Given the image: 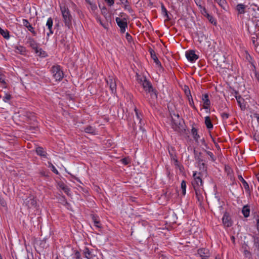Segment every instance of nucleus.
<instances>
[{
	"label": "nucleus",
	"instance_id": "1",
	"mask_svg": "<svg viewBox=\"0 0 259 259\" xmlns=\"http://www.w3.org/2000/svg\"><path fill=\"white\" fill-rule=\"evenodd\" d=\"M137 78L138 83L143 87L146 93V95L149 94L152 99H157V95L156 91L153 88L150 81L146 78V76L137 74Z\"/></svg>",
	"mask_w": 259,
	"mask_h": 259
},
{
	"label": "nucleus",
	"instance_id": "2",
	"mask_svg": "<svg viewBox=\"0 0 259 259\" xmlns=\"http://www.w3.org/2000/svg\"><path fill=\"white\" fill-rule=\"evenodd\" d=\"M60 7L65 26L68 28H70L72 27L73 18L70 10L65 5H60Z\"/></svg>",
	"mask_w": 259,
	"mask_h": 259
},
{
	"label": "nucleus",
	"instance_id": "3",
	"mask_svg": "<svg viewBox=\"0 0 259 259\" xmlns=\"http://www.w3.org/2000/svg\"><path fill=\"white\" fill-rule=\"evenodd\" d=\"M27 44L31 47L35 52V53L40 57H46L47 53L43 51L42 49L38 48V44L32 37H28L27 40Z\"/></svg>",
	"mask_w": 259,
	"mask_h": 259
},
{
	"label": "nucleus",
	"instance_id": "4",
	"mask_svg": "<svg viewBox=\"0 0 259 259\" xmlns=\"http://www.w3.org/2000/svg\"><path fill=\"white\" fill-rule=\"evenodd\" d=\"M194 154L195 159L199 166L200 170L206 171L207 167L205 163V159L204 158L202 153L194 149Z\"/></svg>",
	"mask_w": 259,
	"mask_h": 259
},
{
	"label": "nucleus",
	"instance_id": "5",
	"mask_svg": "<svg viewBox=\"0 0 259 259\" xmlns=\"http://www.w3.org/2000/svg\"><path fill=\"white\" fill-rule=\"evenodd\" d=\"M204 172L201 170V171L197 173L196 171H193V180L192 181V185L193 188H198L203 187V181L202 180V173Z\"/></svg>",
	"mask_w": 259,
	"mask_h": 259
},
{
	"label": "nucleus",
	"instance_id": "6",
	"mask_svg": "<svg viewBox=\"0 0 259 259\" xmlns=\"http://www.w3.org/2000/svg\"><path fill=\"white\" fill-rule=\"evenodd\" d=\"M53 76L56 80H61L64 76L63 72L59 65H55L51 69Z\"/></svg>",
	"mask_w": 259,
	"mask_h": 259
},
{
	"label": "nucleus",
	"instance_id": "7",
	"mask_svg": "<svg viewBox=\"0 0 259 259\" xmlns=\"http://www.w3.org/2000/svg\"><path fill=\"white\" fill-rule=\"evenodd\" d=\"M171 127L176 131H178L180 130L181 126V119L179 114L174 113L171 115Z\"/></svg>",
	"mask_w": 259,
	"mask_h": 259
},
{
	"label": "nucleus",
	"instance_id": "8",
	"mask_svg": "<svg viewBox=\"0 0 259 259\" xmlns=\"http://www.w3.org/2000/svg\"><path fill=\"white\" fill-rule=\"evenodd\" d=\"M115 21L117 25L120 28V32L124 33L126 31V29L127 28V19L125 18L121 19L118 17H116Z\"/></svg>",
	"mask_w": 259,
	"mask_h": 259
},
{
	"label": "nucleus",
	"instance_id": "9",
	"mask_svg": "<svg viewBox=\"0 0 259 259\" xmlns=\"http://www.w3.org/2000/svg\"><path fill=\"white\" fill-rule=\"evenodd\" d=\"M107 84L109 86L110 89L113 94H115L116 92V83L115 79L113 76H109L107 79H106Z\"/></svg>",
	"mask_w": 259,
	"mask_h": 259
},
{
	"label": "nucleus",
	"instance_id": "10",
	"mask_svg": "<svg viewBox=\"0 0 259 259\" xmlns=\"http://www.w3.org/2000/svg\"><path fill=\"white\" fill-rule=\"evenodd\" d=\"M195 194L198 201L201 204L203 201V187L194 188Z\"/></svg>",
	"mask_w": 259,
	"mask_h": 259
},
{
	"label": "nucleus",
	"instance_id": "11",
	"mask_svg": "<svg viewBox=\"0 0 259 259\" xmlns=\"http://www.w3.org/2000/svg\"><path fill=\"white\" fill-rule=\"evenodd\" d=\"M201 14L205 17L207 18L208 20L212 24L216 25L217 22L215 19L212 16L209 15L205 8H203V10H201Z\"/></svg>",
	"mask_w": 259,
	"mask_h": 259
},
{
	"label": "nucleus",
	"instance_id": "12",
	"mask_svg": "<svg viewBox=\"0 0 259 259\" xmlns=\"http://www.w3.org/2000/svg\"><path fill=\"white\" fill-rule=\"evenodd\" d=\"M22 24L32 33L33 36L36 35L37 33L35 31L34 27H32V25L30 24L27 20L23 19L22 20Z\"/></svg>",
	"mask_w": 259,
	"mask_h": 259
},
{
	"label": "nucleus",
	"instance_id": "13",
	"mask_svg": "<svg viewBox=\"0 0 259 259\" xmlns=\"http://www.w3.org/2000/svg\"><path fill=\"white\" fill-rule=\"evenodd\" d=\"M186 56L187 59L191 62H193L198 58V56L195 54L194 50H190L187 52L186 53Z\"/></svg>",
	"mask_w": 259,
	"mask_h": 259
},
{
	"label": "nucleus",
	"instance_id": "14",
	"mask_svg": "<svg viewBox=\"0 0 259 259\" xmlns=\"http://www.w3.org/2000/svg\"><path fill=\"white\" fill-rule=\"evenodd\" d=\"M224 225L226 227H230L232 225V222L229 214L225 212L222 219Z\"/></svg>",
	"mask_w": 259,
	"mask_h": 259
},
{
	"label": "nucleus",
	"instance_id": "15",
	"mask_svg": "<svg viewBox=\"0 0 259 259\" xmlns=\"http://www.w3.org/2000/svg\"><path fill=\"white\" fill-rule=\"evenodd\" d=\"M24 203L28 208H31L35 206L36 201L34 199L33 197L30 196L26 199Z\"/></svg>",
	"mask_w": 259,
	"mask_h": 259
},
{
	"label": "nucleus",
	"instance_id": "16",
	"mask_svg": "<svg viewBox=\"0 0 259 259\" xmlns=\"http://www.w3.org/2000/svg\"><path fill=\"white\" fill-rule=\"evenodd\" d=\"M197 253L202 258L209 256V251L206 248H200L198 249Z\"/></svg>",
	"mask_w": 259,
	"mask_h": 259
},
{
	"label": "nucleus",
	"instance_id": "17",
	"mask_svg": "<svg viewBox=\"0 0 259 259\" xmlns=\"http://www.w3.org/2000/svg\"><path fill=\"white\" fill-rule=\"evenodd\" d=\"M202 100L203 102V108L205 109L209 108L210 106V101L208 99L207 94L203 95L202 96Z\"/></svg>",
	"mask_w": 259,
	"mask_h": 259
},
{
	"label": "nucleus",
	"instance_id": "18",
	"mask_svg": "<svg viewBox=\"0 0 259 259\" xmlns=\"http://www.w3.org/2000/svg\"><path fill=\"white\" fill-rule=\"evenodd\" d=\"M59 189L63 190L67 195H70V189L63 182H59L58 183Z\"/></svg>",
	"mask_w": 259,
	"mask_h": 259
},
{
	"label": "nucleus",
	"instance_id": "19",
	"mask_svg": "<svg viewBox=\"0 0 259 259\" xmlns=\"http://www.w3.org/2000/svg\"><path fill=\"white\" fill-rule=\"evenodd\" d=\"M53 21L51 18H49L47 22L46 26L48 27L49 30V32L47 33V35L48 37L50 36V35L52 34L53 33V31L52 30Z\"/></svg>",
	"mask_w": 259,
	"mask_h": 259
},
{
	"label": "nucleus",
	"instance_id": "20",
	"mask_svg": "<svg viewBox=\"0 0 259 259\" xmlns=\"http://www.w3.org/2000/svg\"><path fill=\"white\" fill-rule=\"evenodd\" d=\"M134 110H135V112L136 113V118L139 121V124H140L139 125L140 129L142 132H144L145 131V130H144V128L142 126V118H141L142 115H141V114L140 113H139L138 112V109H137L136 107L135 108Z\"/></svg>",
	"mask_w": 259,
	"mask_h": 259
},
{
	"label": "nucleus",
	"instance_id": "21",
	"mask_svg": "<svg viewBox=\"0 0 259 259\" xmlns=\"http://www.w3.org/2000/svg\"><path fill=\"white\" fill-rule=\"evenodd\" d=\"M242 250L243 255L245 258L248 259L252 258V254L251 252L247 249L246 245L242 246Z\"/></svg>",
	"mask_w": 259,
	"mask_h": 259
},
{
	"label": "nucleus",
	"instance_id": "22",
	"mask_svg": "<svg viewBox=\"0 0 259 259\" xmlns=\"http://www.w3.org/2000/svg\"><path fill=\"white\" fill-rule=\"evenodd\" d=\"M246 6L242 4H238L236 6V10L238 12V14H244L245 11Z\"/></svg>",
	"mask_w": 259,
	"mask_h": 259
},
{
	"label": "nucleus",
	"instance_id": "23",
	"mask_svg": "<svg viewBox=\"0 0 259 259\" xmlns=\"http://www.w3.org/2000/svg\"><path fill=\"white\" fill-rule=\"evenodd\" d=\"M250 208L247 205H245L243 207L242 209V213L245 218H247L250 214Z\"/></svg>",
	"mask_w": 259,
	"mask_h": 259
},
{
	"label": "nucleus",
	"instance_id": "24",
	"mask_svg": "<svg viewBox=\"0 0 259 259\" xmlns=\"http://www.w3.org/2000/svg\"><path fill=\"white\" fill-rule=\"evenodd\" d=\"M121 3V4L123 5L124 9L125 10H127L130 13H132L133 12V10L131 7L130 6L127 0H124Z\"/></svg>",
	"mask_w": 259,
	"mask_h": 259
},
{
	"label": "nucleus",
	"instance_id": "25",
	"mask_svg": "<svg viewBox=\"0 0 259 259\" xmlns=\"http://www.w3.org/2000/svg\"><path fill=\"white\" fill-rule=\"evenodd\" d=\"M84 131L87 133L91 134L92 135L96 134L95 128L90 125H88L85 127L84 129Z\"/></svg>",
	"mask_w": 259,
	"mask_h": 259
},
{
	"label": "nucleus",
	"instance_id": "26",
	"mask_svg": "<svg viewBox=\"0 0 259 259\" xmlns=\"http://www.w3.org/2000/svg\"><path fill=\"white\" fill-rule=\"evenodd\" d=\"M224 10H227V3L226 0H214Z\"/></svg>",
	"mask_w": 259,
	"mask_h": 259
},
{
	"label": "nucleus",
	"instance_id": "27",
	"mask_svg": "<svg viewBox=\"0 0 259 259\" xmlns=\"http://www.w3.org/2000/svg\"><path fill=\"white\" fill-rule=\"evenodd\" d=\"M15 49V52L17 53H19L22 55L24 54L26 52L25 48L21 46H16Z\"/></svg>",
	"mask_w": 259,
	"mask_h": 259
},
{
	"label": "nucleus",
	"instance_id": "28",
	"mask_svg": "<svg viewBox=\"0 0 259 259\" xmlns=\"http://www.w3.org/2000/svg\"><path fill=\"white\" fill-rule=\"evenodd\" d=\"M205 124L207 128H212L213 124L211 121V119L209 116H206L205 117Z\"/></svg>",
	"mask_w": 259,
	"mask_h": 259
},
{
	"label": "nucleus",
	"instance_id": "29",
	"mask_svg": "<svg viewBox=\"0 0 259 259\" xmlns=\"http://www.w3.org/2000/svg\"><path fill=\"white\" fill-rule=\"evenodd\" d=\"M238 179L241 183H242V185L246 190H248L249 187L248 183L245 181V180L243 179V178L241 175L238 176Z\"/></svg>",
	"mask_w": 259,
	"mask_h": 259
},
{
	"label": "nucleus",
	"instance_id": "30",
	"mask_svg": "<svg viewBox=\"0 0 259 259\" xmlns=\"http://www.w3.org/2000/svg\"><path fill=\"white\" fill-rule=\"evenodd\" d=\"M36 152L37 154L41 156H43L46 157L47 153L44 150L43 148L41 147H38L36 149Z\"/></svg>",
	"mask_w": 259,
	"mask_h": 259
},
{
	"label": "nucleus",
	"instance_id": "31",
	"mask_svg": "<svg viewBox=\"0 0 259 259\" xmlns=\"http://www.w3.org/2000/svg\"><path fill=\"white\" fill-rule=\"evenodd\" d=\"M0 34L6 39H9L10 37L9 31L7 30L3 29L0 27Z\"/></svg>",
	"mask_w": 259,
	"mask_h": 259
},
{
	"label": "nucleus",
	"instance_id": "32",
	"mask_svg": "<svg viewBox=\"0 0 259 259\" xmlns=\"http://www.w3.org/2000/svg\"><path fill=\"white\" fill-rule=\"evenodd\" d=\"M83 253H84V256L86 258H87L88 259H92L93 255L91 253V252L90 251V250L88 248H85L84 249Z\"/></svg>",
	"mask_w": 259,
	"mask_h": 259
},
{
	"label": "nucleus",
	"instance_id": "33",
	"mask_svg": "<svg viewBox=\"0 0 259 259\" xmlns=\"http://www.w3.org/2000/svg\"><path fill=\"white\" fill-rule=\"evenodd\" d=\"M192 134L194 140L197 142L198 139L199 138V135L197 133V130L196 128L193 127L192 129Z\"/></svg>",
	"mask_w": 259,
	"mask_h": 259
},
{
	"label": "nucleus",
	"instance_id": "34",
	"mask_svg": "<svg viewBox=\"0 0 259 259\" xmlns=\"http://www.w3.org/2000/svg\"><path fill=\"white\" fill-rule=\"evenodd\" d=\"M168 152L170 156V158L171 159L175 160L176 162H177V159H176V154L174 152V148L172 147H171L170 149H168Z\"/></svg>",
	"mask_w": 259,
	"mask_h": 259
},
{
	"label": "nucleus",
	"instance_id": "35",
	"mask_svg": "<svg viewBox=\"0 0 259 259\" xmlns=\"http://www.w3.org/2000/svg\"><path fill=\"white\" fill-rule=\"evenodd\" d=\"M204 152L209 156V159L212 161H214L215 160V158L214 156V155L213 154V153L210 152V151H207L206 150H204Z\"/></svg>",
	"mask_w": 259,
	"mask_h": 259
},
{
	"label": "nucleus",
	"instance_id": "36",
	"mask_svg": "<svg viewBox=\"0 0 259 259\" xmlns=\"http://www.w3.org/2000/svg\"><path fill=\"white\" fill-rule=\"evenodd\" d=\"M181 189L182 190V194L185 195L186 193V182L185 181H182L181 183Z\"/></svg>",
	"mask_w": 259,
	"mask_h": 259
},
{
	"label": "nucleus",
	"instance_id": "37",
	"mask_svg": "<svg viewBox=\"0 0 259 259\" xmlns=\"http://www.w3.org/2000/svg\"><path fill=\"white\" fill-rule=\"evenodd\" d=\"M188 98L189 102L190 105L194 109H196V107L194 105V103L192 99V97L191 95H188Z\"/></svg>",
	"mask_w": 259,
	"mask_h": 259
},
{
	"label": "nucleus",
	"instance_id": "38",
	"mask_svg": "<svg viewBox=\"0 0 259 259\" xmlns=\"http://www.w3.org/2000/svg\"><path fill=\"white\" fill-rule=\"evenodd\" d=\"M253 239L254 246L256 247H259V236H253Z\"/></svg>",
	"mask_w": 259,
	"mask_h": 259
},
{
	"label": "nucleus",
	"instance_id": "39",
	"mask_svg": "<svg viewBox=\"0 0 259 259\" xmlns=\"http://www.w3.org/2000/svg\"><path fill=\"white\" fill-rule=\"evenodd\" d=\"M151 57L153 59L154 62L157 65L161 66V63H160V61L158 60V59L157 57H156V56L155 55V54H153L152 53H151Z\"/></svg>",
	"mask_w": 259,
	"mask_h": 259
},
{
	"label": "nucleus",
	"instance_id": "40",
	"mask_svg": "<svg viewBox=\"0 0 259 259\" xmlns=\"http://www.w3.org/2000/svg\"><path fill=\"white\" fill-rule=\"evenodd\" d=\"M27 117L30 120L35 121V116L33 113H28L26 114Z\"/></svg>",
	"mask_w": 259,
	"mask_h": 259
},
{
	"label": "nucleus",
	"instance_id": "41",
	"mask_svg": "<svg viewBox=\"0 0 259 259\" xmlns=\"http://www.w3.org/2000/svg\"><path fill=\"white\" fill-rule=\"evenodd\" d=\"M161 10L162 12L163 13L164 16H166L167 18L169 19V18H168L167 11L163 5H161Z\"/></svg>",
	"mask_w": 259,
	"mask_h": 259
},
{
	"label": "nucleus",
	"instance_id": "42",
	"mask_svg": "<svg viewBox=\"0 0 259 259\" xmlns=\"http://www.w3.org/2000/svg\"><path fill=\"white\" fill-rule=\"evenodd\" d=\"M236 99L240 107L242 108V102L244 100L240 96H236Z\"/></svg>",
	"mask_w": 259,
	"mask_h": 259
},
{
	"label": "nucleus",
	"instance_id": "43",
	"mask_svg": "<svg viewBox=\"0 0 259 259\" xmlns=\"http://www.w3.org/2000/svg\"><path fill=\"white\" fill-rule=\"evenodd\" d=\"M121 161H122V163H123L124 165H127L131 162V160L129 157H125L122 158L121 160Z\"/></svg>",
	"mask_w": 259,
	"mask_h": 259
},
{
	"label": "nucleus",
	"instance_id": "44",
	"mask_svg": "<svg viewBox=\"0 0 259 259\" xmlns=\"http://www.w3.org/2000/svg\"><path fill=\"white\" fill-rule=\"evenodd\" d=\"M11 99V95L9 94H5V96L3 97V100L7 102L8 101H9Z\"/></svg>",
	"mask_w": 259,
	"mask_h": 259
},
{
	"label": "nucleus",
	"instance_id": "45",
	"mask_svg": "<svg viewBox=\"0 0 259 259\" xmlns=\"http://www.w3.org/2000/svg\"><path fill=\"white\" fill-rule=\"evenodd\" d=\"M90 5L91 9L93 11H95L96 10H97V7L95 4H94L92 2H90Z\"/></svg>",
	"mask_w": 259,
	"mask_h": 259
},
{
	"label": "nucleus",
	"instance_id": "46",
	"mask_svg": "<svg viewBox=\"0 0 259 259\" xmlns=\"http://www.w3.org/2000/svg\"><path fill=\"white\" fill-rule=\"evenodd\" d=\"M202 2L201 0H197V1L196 2V4L197 6L199 8V9L201 10H203V8H205V7H203L201 5Z\"/></svg>",
	"mask_w": 259,
	"mask_h": 259
},
{
	"label": "nucleus",
	"instance_id": "47",
	"mask_svg": "<svg viewBox=\"0 0 259 259\" xmlns=\"http://www.w3.org/2000/svg\"><path fill=\"white\" fill-rule=\"evenodd\" d=\"M125 37L128 42H131L133 40L132 36L128 32L126 33Z\"/></svg>",
	"mask_w": 259,
	"mask_h": 259
},
{
	"label": "nucleus",
	"instance_id": "48",
	"mask_svg": "<svg viewBox=\"0 0 259 259\" xmlns=\"http://www.w3.org/2000/svg\"><path fill=\"white\" fill-rule=\"evenodd\" d=\"M221 117L223 119H227L229 118V114L227 113L224 112L221 114Z\"/></svg>",
	"mask_w": 259,
	"mask_h": 259
},
{
	"label": "nucleus",
	"instance_id": "49",
	"mask_svg": "<svg viewBox=\"0 0 259 259\" xmlns=\"http://www.w3.org/2000/svg\"><path fill=\"white\" fill-rule=\"evenodd\" d=\"M49 164L50 166H51L52 167V170L54 173H55L56 174H58V171L57 170V169L55 168V167L51 163H49Z\"/></svg>",
	"mask_w": 259,
	"mask_h": 259
},
{
	"label": "nucleus",
	"instance_id": "50",
	"mask_svg": "<svg viewBox=\"0 0 259 259\" xmlns=\"http://www.w3.org/2000/svg\"><path fill=\"white\" fill-rule=\"evenodd\" d=\"M185 92L187 96L191 95L190 91L188 86H185Z\"/></svg>",
	"mask_w": 259,
	"mask_h": 259
},
{
	"label": "nucleus",
	"instance_id": "51",
	"mask_svg": "<svg viewBox=\"0 0 259 259\" xmlns=\"http://www.w3.org/2000/svg\"><path fill=\"white\" fill-rule=\"evenodd\" d=\"M109 6H113L114 4V0H105Z\"/></svg>",
	"mask_w": 259,
	"mask_h": 259
},
{
	"label": "nucleus",
	"instance_id": "52",
	"mask_svg": "<svg viewBox=\"0 0 259 259\" xmlns=\"http://www.w3.org/2000/svg\"><path fill=\"white\" fill-rule=\"evenodd\" d=\"M94 225L98 228H101V224L99 220L98 221H96L95 223H94Z\"/></svg>",
	"mask_w": 259,
	"mask_h": 259
},
{
	"label": "nucleus",
	"instance_id": "53",
	"mask_svg": "<svg viewBox=\"0 0 259 259\" xmlns=\"http://www.w3.org/2000/svg\"><path fill=\"white\" fill-rule=\"evenodd\" d=\"M61 200H62V203L64 205H68L69 204V203H68V202L67 201L66 199L64 197H62Z\"/></svg>",
	"mask_w": 259,
	"mask_h": 259
},
{
	"label": "nucleus",
	"instance_id": "54",
	"mask_svg": "<svg viewBox=\"0 0 259 259\" xmlns=\"http://www.w3.org/2000/svg\"><path fill=\"white\" fill-rule=\"evenodd\" d=\"M75 255L76 259H81L80 253L78 251L75 252Z\"/></svg>",
	"mask_w": 259,
	"mask_h": 259
},
{
	"label": "nucleus",
	"instance_id": "55",
	"mask_svg": "<svg viewBox=\"0 0 259 259\" xmlns=\"http://www.w3.org/2000/svg\"><path fill=\"white\" fill-rule=\"evenodd\" d=\"M92 220H93L94 223H95L96 221H98V219H97V217H96L94 215H93L92 216Z\"/></svg>",
	"mask_w": 259,
	"mask_h": 259
},
{
	"label": "nucleus",
	"instance_id": "56",
	"mask_svg": "<svg viewBox=\"0 0 259 259\" xmlns=\"http://www.w3.org/2000/svg\"><path fill=\"white\" fill-rule=\"evenodd\" d=\"M255 78L257 80V81L259 82V74L257 72L255 73Z\"/></svg>",
	"mask_w": 259,
	"mask_h": 259
},
{
	"label": "nucleus",
	"instance_id": "57",
	"mask_svg": "<svg viewBox=\"0 0 259 259\" xmlns=\"http://www.w3.org/2000/svg\"><path fill=\"white\" fill-rule=\"evenodd\" d=\"M254 139L256 141H259V136H254Z\"/></svg>",
	"mask_w": 259,
	"mask_h": 259
},
{
	"label": "nucleus",
	"instance_id": "58",
	"mask_svg": "<svg viewBox=\"0 0 259 259\" xmlns=\"http://www.w3.org/2000/svg\"><path fill=\"white\" fill-rule=\"evenodd\" d=\"M256 178L259 182V172L256 174Z\"/></svg>",
	"mask_w": 259,
	"mask_h": 259
},
{
	"label": "nucleus",
	"instance_id": "59",
	"mask_svg": "<svg viewBox=\"0 0 259 259\" xmlns=\"http://www.w3.org/2000/svg\"><path fill=\"white\" fill-rule=\"evenodd\" d=\"M202 143H204V145H206L204 139L202 140Z\"/></svg>",
	"mask_w": 259,
	"mask_h": 259
},
{
	"label": "nucleus",
	"instance_id": "60",
	"mask_svg": "<svg viewBox=\"0 0 259 259\" xmlns=\"http://www.w3.org/2000/svg\"><path fill=\"white\" fill-rule=\"evenodd\" d=\"M252 41H253V43L254 44L255 42V40H253Z\"/></svg>",
	"mask_w": 259,
	"mask_h": 259
},
{
	"label": "nucleus",
	"instance_id": "61",
	"mask_svg": "<svg viewBox=\"0 0 259 259\" xmlns=\"http://www.w3.org/2000/svg\"><path fill=\"white\" fill-rule=\"evenodd\" d=\"M215 259H220V258L218 257L217 256H216Z\"/></svg>",
	"mask_w": 259,
	"mask_h": 259
},
{
	"label": "nucleus",
	"instance_id": "62",
	"mask_svg": "<svg viewBox=\"0 0 259 259\" xmlns=\"http://www.w3.org/2000/svg\"><path fill=\"white\" fill-rule=\"evenodd\" d=\"M86 1H87L88 2V3L90 4V2H90V1H88V0H86Z\"/></svg>",
	"mask_w": 259,
	"mask_h": 259
},
{
	"label": "nucleus",
	"instance_id": "63",
	"mask_svg": "<svg viewBox=\"0 0 259 259\" xmlns=\"http://www.w3.org/2000/svg\"><path fill=\"white\" fill-rule=\"evenodd\" d=\"M148 100L149 102H150V103L151 102V101L149 99H148Z\"/></svg>",
	"mask_w": 259,
	"mask_h": 259
},
{
	"label": "nucleus",
	"instance_id": "64",
	"mask_svg": "<svg viewBox=\"0 0 259 259\" xmlns=\"http://www.w3.org/2000/svg\"><path fill=\"white\" fill-rule=\"evenodd\" d=\"M257 120H258V121H259V115H258V117H257Z\"/></svg>",
	"mask_w": 259,
	"mask_h": 259
}]
</instances>
